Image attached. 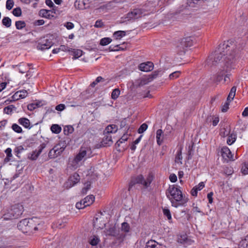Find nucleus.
<instances>
[{"label": "nucleus", "instance_id": "1", "mask_svg": "<svg viewBox=\"0 0 248 248\" xmlns=\"http://www.w3.org/2000/svg\"><path fill=\"white\" fill-rule=\"evenodd\" d=\"M230 47L229 41L219 45L217 49L207 59L206 64L208 66L212 67L223 62L224 64L223 66L226 67V71H230L232 68L233 55L230 54L229 56H228V51L229 50L228 48Z\"/></svg>", "mask_w": 248, "mask_h": 248}, {"label": "nucleus", "instance_id": "2", "mask_svg": "<svg viewBox=\"0 0 248 248\" xmlns=\"http://www.w3.org/2000/svg\"><path fill=\"white\" fill-rule=\"evenodd\" d=\"M166 194L171 202V205L176 208L185 205L188 202V199L183 196L180 187L177 185L170 186L166 190Z\"/></svg>", "mask_w": 248, "mask_h": 248}, {"label": "nucleus", "instance_id": "3", "mask_svg": "<svg viewBox=\"0 0 248 248\" xmlns=\"http://www.w3.org/2000/svg\"><path fill=\"white\" fill-rule=\"evenodd\" d=\"M35 219L36 218H25L21 220L17 224L18 229L24 233L34 232L38 230L37 226L39 225V224L37 225Z\"/></svg>", "mask_w": 248, "mask_h": 248}, {"label": "nucleus", "instance_id": "4", "mask_svg": "<svg viewBox=\"0 0 248 248\" xmlns=\"http://www.w3.org/2000/svg\"><path fill=\"white\" fill-rule=\"evenodd\" d=\"M23 211L22 205L20 204L13 205L10 209L5 211L2 218L5 220L17 218L22 214Z\"/></svg>", "mask_w": 248, "mask_h": 248}, {"label": "nucleus", "instance_id": "5", "mask_svg": "<svg viewBox=\"0 0 248 248\" xmlns=\"http://www.w3.org/2000/svg\"><path fill=\"white\" fill-rule=\"evenodd\" d=\"M92 150L90 148L87 147H81L79 153L76 156L72 161V165L77 168L78 163L84 158H89L92 156Z\"/></svg>", "mask_w": 248, "mask_h": 248}, {"label": "nucleus", "instance_id": "6", "mask_svg": "<svg viewBox=\"0 0 248 248\" xmlns=\"http://www.w3.org/2000/svg\"><path fill=\"white\" fill-rule=\"evenodd\" d=\"M153 180V177L151 174L148 175L146 179L144 178L142 175H138L131 181L129 184V190L136 184L142 185L144 188H147L150 186Z\"/></svg>", "mask_w": 248, "mask_h": 248}, {"label": "nucleus", "instance_id": "7", "mask_svg": "<svg viewBox=\"0 0 248 248\" xmlns=\"http://www.w3.org/2000/svg\"><path fill=\"white\" fill-rule=\"evenodd\" d=\"M192 45V41L190 37H186L182 39L177 45V51L178 53L182 55L184 54L188 47Z\"/></svg>", "mask_w": 248, "mask_h": 248}, {"label": "nucleus", "instance_id": "8", "mask_svg": "<svg viewBox=\"0 0 248 248\" xmlns=\"http://www.w3.org/2000/svg\"><path fill=\"white\" fill-rule=\"evenodd\" d=\"M150 8H137L134 9L132 11L129 12L125 18L128 20L131 19H136L147 15L146 12L151 10Z\"/></svg>", "mask_w": 248, "mask_h": 248}, {"label": "nucleus", "instance_id": "9", "mask_svg": "<svg viewBox=\"0 0 248 248\" xmlns=\"http://www.w3.org/2000/svg\"><path fill=\"white\" fill-rule=\"evenodd\" d=\"M53 45L52 40L46 36L41 39L37 46V48L38 49L44 50L49 48Z\"/></svg>", "mask_w": 248, "mask_h": 248}, {"label": "nucleus", "instance_id": "10", "mask_svg": "<svg viewBox=\"0 0 248 248\" xmlns=\"http://www.w3.org/2000/svg\"><path fill=\"white\" fill-rule=\"evenodd\" d=\"M80 176L77 173H74L64 183V186L66 188H70L79 182Z\"/></svg>", "mask_w": 248, "mask_h": 248}, {"label": "nucleus", "instance_id": "11", "mask_svg": "<svg viewBox=\"0 0 248 248\" xmlns=\"http://www.w3.org/2000/svg\"><path fill=\"white\" fill-rule=\"evenodd\" d=\"M64 149L62 147H59L58 146H55L48 153V157L49 158H54L63 151Z\"/></svg>", "mask_w": 248, "mask_h": 248}, {"label": "nucleus", "instance_id": "12", "mask_svg": "<svg viewBox=\"0 0 248 248\" xmlns=\"http://www.w3.org/2000/svg\"><path fill=\"white\" fill-rule=\"evenodd\" d=\"M46 143H43L38 147V150L33 151L29 157V158L31 160H35L37 159L39 155L42 153L43 150L46 148Z\"/></svg>", "mask_w": 248, "mask_h": 248}, {"label": "nucleus", "instance_id": "13", "mask_svg": "<svg viewBox=\"0 0 248 248\" xmlns=\"http://www.w3.org/2000/svg\"><path fill=\"white\" fill-rule=\"evenodd\" d=\"M153 63L148 62L146 63H142L139 65V69L144 72H149L153 69Z\"/></svg>", "mask_w": 248, "mask_h": 248}, {"label": "nucleus", "instance_id": "14", "mask_svg": "<svg viewBox=\"0 0 248 248\" xmlns=\"http://www.w3.org/2000/svg\"><path fill=\"white\" fill-rule=\"evenodd\" d=\"M220 152L222 157L226 160H228L232 158V155L230 149L226 146L223 147L221 149Z\"/></svg>", "mask_w": 248, "mask_h": 248}, {"label": "nucleus", "instance_id": "15", "mask_svg": "<svg viewBox=\"0 0 248 248\" xmlns=\"http://www.w3.org/2000/svg\"><path fill=\"white\" fill-rule=\"evenodd\" d=\"M104 135V136L101 141L102 145L103 146H109L111 145L113 143L111 135L110 134H107L105 132Z\"/></svg>", "mask_w": 248, "mask_h": 248}, {"label": "nucleus", "instance_id": "16", "mask_svg": "<svg viewBox=\"0 0 248 248\" xmlns=\"http://www.w3.org/2000/svg\"><path fill=\"white\" fill-rule=\"evenodd\" d=\"M209 0H187V4L190 7H197L201 5L202 2L208 1Z\"/></svg>", "mask_w": 248, "mask_h": 248}, {"label": "nucleus", "instance_id": "17", "mask_svg": "<svg viewBox=\"0 0 248 248\" xmlns=\"http://www.w3.org/2000/svg\"><path fill=\"white\" fill-rule=\"evenodd\" d=\"M30 65L27 63H20L18 65H13V67H18L19 72L22 74L26 72L28 69H29Z\"/></svg>", "mask_w": 248, "mask_h": 248}, {"label": "nucleus", "instance_id": "18", "mask_svg": "<svg viewBox=\"0 0 248 248\" xmlns=\"http://www.w3.org/2000/svg\"><path fill=\"white\" fill-rule=\"evenodd\" d=\"M18 123L26 128L31 129L32 127L31 126L30 120L26 118H21L19 119Z\"/></svg>", "mask_w": 248, "mask_h": 248}, {"label": "nucleus", "instance_id": "19", "mask_svg": "<svg viewBox=\"0 0 248 248\" xmlns=\"http://www.w3.org/2000/svg\"><path fill=\"white\" fill-rule=\"evenodd\" d=\"M117 130L118 127L116 125L110 124L106 128L104 132L107 134H110V133H115Z\"/></svg>", "mask_w": 248, "mask_h": 248}, {"label": "nucleus", "instance_id": "20", "mask_svg": "<svg viewBox=\"0 0 248 248\" xmlns=\"http://www.w3.org/2000/svg\"><path fill=\"white\" fill-rule=\"evenodd\" d=\"M156 4L153 2H146L141 8H150L151 10L146 12V13L148 12H153L155 11V8Z\"/></svg>", "mask_w": 248, "mask_h": 248}, {"label": "nucleus", "instance_id": "21", "mask_svg": "<svg viewBox=\"0 0 248 248\" xmlns=\"http://www.w3.org/2000/svg\"><path fill=\"white\" fill-rule=\"evenodd\" d=\"M94 201V197L93 195H89L83 199V204H85L87 207L92 204Z\"/></svg>", "mask_w": 248, "mask_h": 248}, {"label": "nucleus", "instance_id": "22", "mask_svg": "<svg viewBox=\"0 0 248 248\" xmlns=\"http://www.w3.org/2000/svg\"><path fill=\"white\" fill-rule=\"evenodd\" d=\"M222 68L223 69L219 73H218L216 76V81L217 82H220L222 80L223 77L224 76L225 74L230 71H226V66H222Z\"/></svg>", "mask_w": 248, "mask_h": 248}, {"label": "nucleus", "instance_id": "23", "mask_svg": "<svg viewBox=\"0 0 248 248\" xmlns=\"http://www.w3.org/2000/svg\"><path fill=\"white\" fill-rule=\"evenodd\" d=\"M163 135L162 130L161 129H158L156 131V138L157 143L159 145H160L163 142Z\"/></svg>", "mask_w": 248, "mask_h": 248}, {"label": "nucleus", "instance_id": "24", "mask_svg": "<svg viewBox=\"0 0 248 248\" xmlns=\"http://www.w3.org/2000/svg\"><path fill=\"white\" fill-rule=\"evenodd\" d=\"M236 91V87L235 86H233L231 88L230 93L227 97V101H231L233 99L235 95Z\"/></svg>", "mask_w": 248, "mask_h": 248}, {"label": "nucleus", "instance_id": "25", "mask_svg": "<svg viewBox=\"0 0 248 248\" xmlns=\"http://www.w3.org/2000/svg\"><path fill=\"white\" fill-rule=\"evenodd\" d=\"M126 35V32L125 31H115L113 33V36L117 40L120 39L123 37L124 36Z\"/></svg>", "mask_w": 248, "mask_h": 248}, {"label": "nucleus", "instance_id": "26", "mask_svg": "<svg viewBox=\"0 0 248 248\" xmlns=\"http://www.w3.org/2000/svg\"><path fill=\"white\" fill-rule=\"evenodd\" d=\"M152 80V78H141L138 83L139 86H142L144 85L147 84L149 82Z\"/></svg>", "mask_w": 248, "mask_h": 248}, {"label": "nucleus", "instance_id": "27", "mask_svg": "<svg viewBox=\"0 0 248 248\" xmlns=\"http://www.w3.org/2000/svg\"><path fill=\"white\" fill-rule=\"evenodd\" d=\"M236 139V135L234 134H231L229 135L227 140V143L229 145H232L233 143Z\"/></svg>", "mask_w": 248, "mask_h": 248}, {"label": "nucleus", "instance_id": "28", "mask_svg": "<svg viewBox=\"0 0 248 248\" xmlns=\"http://www.w3.org/2000/svg\"><path fill=\"white\" fill-rule=\"evenodd\" d=\"M71 51L72 52L73 55L74 56V59H77L81 56L82 55V51L80 49H71Z\"/></svg>", "mask_w": 248, "mask_h": 248}, {"label": "nucleus", "instance_id": "29", "mask_svg": "<svg viewBox=\"0 0 248 248\" xmlns=\"http://www.w3.org/2000/svg\"><path fill=\"white\" fill-rule=\"evenodd\" d=\"M51 131L55 134H59L62 130V128L58 124H54L51 126Z\"/></svg>", "mask_w": 248, "mask_h": 248}, {"label": "nucleus", "instance_id": "30", "mask_svg": "<svg viewBox=\"0 0 248 248\" xmlns=\"http://www.w3.org/2000/svg\"><path fill=\"white\" fill-rule=\"evenodd\" d=\"M99 242V238L96 236H93L90 238L89 243L92 246H96Z\"/></svg>", "mask_w": 248, "mask_h": 248}, {"label": "nucleus", "instance_id": "31", "mask_svg": "<svg viewBox=\"0 0 248 248\" xmlns=\"http://www.w3.org/2000/svg\"><path fill=\"white\" fill-rule=\"evenodd\" d=\"M11 19L8 17H4L2 20V24L7 28L11 26Z\"/></svg>", "mask_w": 248, "mask_h": 248}, {"label": "nucleus", "instance_id": "32", "mask_svg": "<svg viewBox=\"0 0 248 248\" xmlns=\"http://www.w3.org/2000/svg\"><path fill=\"white\" fill-rule=\"evenodd\" d=\"M16 108L13 105H9L3 109V112L4 113L10 114H11L13 110H16Z\"/></svg>", "mask_w": 248, "mask_h": 248}, {"label": "nucleus", "instance_id": "33", "mask_svg": "<svg viewBox=\"0 0 248 248\" xmlns=\"http://www.w3.org/2000/svg\"><path fill=\"white\" fill-rule=\"evenodd\" d=\"M50 10H47L46 9H41L40 12V15H41L43 17L46 18H49L50 16Z\"/></svg>", "mask_w": 248, "mask_h": 248}, {"label": "nucleus", "instance_id": "34", "mask_svg": "<svg viewBox=\"0 0 248 248\" xmlns=\"http://www.w3.org/2000/svg\"><path fill=\"white\" fill-rule=\"evenodd\" d=\"M16 27L17 30H22L26 26V23L24 21H17L15 23Z\"/></svg>", "mask_w": 248, "mask_h": 248}, {"label": "nucleus", "instance_id": "35", "mask_svg": "<svg viewBox=\"0 0 248 248\" xmlns=\"http://www.w3.org/2000/svg\"><path fill=\"white\" fill-rule=\"evenodd\" d=\"M120 94V91L118 88L115 89L113 90L111 93V98L115 100L116 99Z\"/></svg>", "mask_w": 248, "mask_h": 248}, {"label": "nucleus", "instance_id": "36", "mask_svg": "<svg viewBox=\"0 0 248 248\" xmlns=\"http://www.w3.org/2000/svg\"><path fill=\"white\" fill-rule=\"evenodd\" d=\"M112 40L108 37H105L101 39L100 42V44L101 46H106L108 44H109L111 42Z\"/></svg>", "mask_w": 248, "mask_h": 248}, {"label": "nucleus", "instance_id": "37", "mask_svg": "<svg viewBox=\"0 0 248 248\" xmlns=\"http://www.w3.org/2000/svg\"><path fill=\"white\" fill-rule=\"evenodd\" d=\"M74 131V128L71 125L66 126L64 128V133L65 135H68L72 133Z\"/></svg>", "mask_w": 248, "mask_h": 248}, {"label": "nucleus", "instance_id": "38", "mask_svg": "<svg viewBox=\"0 0 248 248\" xmlns=\"http://www.w3.org/2000/svg\"><path fill=\"white\" fill-rule=\"evenodd\" d=\"M12 129L17 133H22L23 132L21 127L16 124H14L12 126Z\"/></svg>", "mask_w": 248, "mask_h": 248}, {"label": "nucleus", "instance_id": "39", "mask_svg": "<svg viewBox=\"0 0 248 248\" xmlns=\"http://www.w3.org/2000/svg\"><path fill=\"white\" fill-rule=\"evenodd\" d=\"M163 213L164 215L167 217L169 220H171V215L169 209L164 208L163 209Z\"/></svg>", "mask_w": 248, "mask_h": 248}, {"label": "nucleus", "instance_id": "40", "mask_svg": "<svg viewBox=\"0 0 248 248\" xmlns=\"http://www.w3.org/2000/svg\"><path fill=\"white\" fill-rule=\"evenodd\" d=\"M12 13L15 16L18 17L21 16L22 11L20 7H17L13 9Z\"/></svg>", "mask_w": 248, "mask_h": 248}, {"label": "nucleus", "instance_id": "41", "mask_svg": "<svg viewBox=\"0 0 248 248\" xmlns=\"http://www.w3.org/2000/svg\"><path fill=\"white\" fill-rule=\"evenodd\" d=\"M183 157L182 155L181 150H179L177 152V155L175 157V162L177 163L180 162L181 164H182L181 160H182Z\"/></svg>", "mask_w": 248, "mask_h": 248}, {"label": "nucleus", "instance_id": "42", "mask_svg": "<svg viewBox=\"0 0 248 248\" xmlns=\"http://www.w3.org/2000/svg\"><path fill=\"white\" fill-rule=\"evenodd\" d=\"M121 229L124 232H128L129 231L130 226L127 222H123L122 224Z\"/></svg>", "mask_w": 248, "mask_h": 248}, {"label": "nucleus", "instance_id": "43", "mask_svg": "<svg viewBox=\"0 0 248 248\" xmlns=\"http://www.w3.org/2000/svg\"><path fill=\"white\" fill-rule=\"evenodd\" d=\"M147 128L148 125L144 123L142 124L138 129V133L140 134L143 133L147 129Z\"/></svg>", "mask_w": 248, "mask_h": 248}, {"label": "nucleus", "instance_id": "44", "mask_svg": "<svg viewBox=\"0 0 248 248\" xmlns=\"http://www.w3.org/2000/svg\"><path fill=\"white\" fill-rule=\"evenodd\" d=\"M128 135L127 134H124V135L121 137V138L117 141L116 142V144L118 145V146H120V143H122L123 142H124V141H126L128 139Z\"/></svg>", "mask_w": 248, "mask_h": 248}, {"label": "nucleus", "instance_id": "45", "mask_svg": "<svg viewBox=\"0 0 248 248\" xmlns=\"http://www.w3.org/2000/svg\"><path fill=\"white\" fill-rule=\"evenodd\" d=\"M14 5L13 0H7L6 3V7L8 10L12 9Z\"/></svg>", "mask_w": 248, "mask_h": 248}, {"label": "nucleus", "instance_id": "46", "mask_svg": "<svg viewBox=\"0 0 248 248\" xmlns=\"http://www.w3.org/2000/svg\"><path fill=\"white\" fill-rule=\"evenodd\" d=\"M193 154V145L189 146L187 152V159H191Z\"/></svg>", "mask_w": 248, "mask_h": 248}, {"label": "nucleus", "instance_id": "47", "mask_svg": "<svg viewBox=\"0 0 248 248\" xmlns=\"http://www.w3.org/2000/svg\"><path fill=\"white\" fill-rule=\"evenodd\" d=\"M241 245L242 247H243V248H248V234L245 239L241 241Z\"/></svg>", "mask_w": 248, "mask_h": 248}, {"label": "nucleus", "instance_id": "48", "mask_svg": "<svg viewBox=\"0 0 248 248\" xmlns=\"http://www.w3.org/2000/svg\"><path fill=\"white\" fill-rule=\"evenodd\" d=\"M24 150V148L22 146H19L16 147L14 151L16 153V155L18 156V154H20L22 151Z\"/></svg>", "mask_w": 248, "mask_h": 248}, {"label": "nucleus", "instance_id": "49", "mask_svg": "<svg viewBox=\"0 0 248 248\" xmlns=\"http://www.w3.org/2000/svg\"><path fill=\"white\" fill-rule=\"evenodd\" d=\"M83 200L80 201L79 202H78L76 204V208L78 209L84 208L85 207H86V206H85V204H83Z\"/></svg>", "mask_w": 248, "mask_h": 248}, {"label": "nucleus", "instance_id": "50", "mask_svg": "<svg viewBox=\"0 0 248 248\" xmlns=\"http://www.w3.org/2000/svg\"><path fill=\"white\" fill-rule=\"evenodd\" d=\"M180 75L179 71H175L170 74L169 76L170 79H174L179 77Z\"/></svg>", "mask_w": 248, "mask_h": 248}, {"label": "nucleus", "instance_id": "51", "mask_svg": "<svg viewBox=\"0 0 248 248\" xmlns=\"http://www.w3.org/2000/svg\"><path fill=\"white\" fill-rule=\"evenodd\" d=\"M91 188V184L90 183H87L86 184V185L85 187L82 188V193L83 194H86L87 191L90 189Z\"/></svg>", "mask_w": 248, "mask_h": 248}, {"label": "nucleus", "instance_id": "52", "mask_svg": "<svg viewBox=\"0 0 248 248\" xmlns=\"http://www.w3.org/2000/svg\"><path fill=\"white\" fill-rule=\"evenodd\" d=\"M229 101L226 102L222 107L221 111L223 112H226L228 108H229Z\"/></svg>", "mask_w": 248, "mask_h": 248}, {"label": "nucleus", "instance_id": "53", "mask_svg": "<svg viewBox=\"0 0 248 248\" xmlns=\"http://www.w3.org/2000/svg\"><path fill=\"white\" fill-rule=\"evenodd\" d=\"M64 26L67 28L68 30H71L74 28V25L73 23L70 22H67L64 24Z\"/></svg>", "mask_w": 248, "mask_h": 248}, {"label": "nucleus", "instance_id": "54", "mask_svg": "<svg viewBox=\"0 0 248 248\" xmlns=\"http://www.w3.org/2000/svg\"><path fill=\"white\" fill-rule=\"evenodd\" d=\"M65 108V106L62 104H61L57 105L55 108V109L58 111H62V110H64Z\"/></svg>", "mask_w": 248, "mask_h": 248}, {"label": "nucleus", "instance_id": "55", "mask_svg": "<svg viewBox=\"0 0 248 248\" xmlns=\"http://www.w3.org/2000/svg\"><path fill=\"white\" fill-rule=\"evenodd\" d=\"M154 244H155V241L150 240L148 241L146 244V247L145 248H152L154 247Z\"/></svg>", "mask_w": 248, "mask_h": 248}, {"label": "nucleus", "instance_id": "56", "mask_svg": "<svg viewBox=\"0 0 248 248\" xmlns=\"http://www.w3.org/2000/svg\"><path fill=\"white\" fill-rule=\"evenodd\" d=\"M19 92H21V93H19V96L20 97V99L24 98L26 97L27 95V92L26 90H22V91H19Z\"/></svg>", "mask_w": 248, "mask_h": 248}, {"label": "nucleus", "instance_id": "57", "mask_svg": "<svg viewBox=\"0 0 248 248\" xmlns=\"http://www.w3.org/2000/svg\"><path fill=\"white\" fill-rule=\"evenodd\" d=\"M21 92L17 91L16 92L13 96L12 98L13 100H17L20 99L19 96V93H21Z\"/></svg>", "mask_w": 248, "mask_h": 248}, {"label": "nucleus", "instance_id": "58", "mask_svg": "<svg viewBox=\"0 0 248 248\" xmlns=\"http://www.w3.org/2000/svg\"><path fill=\"white\" fill-rule=\"evenodd\" d=\"M170 180L171 182L174 183L177 181V176L174 174H171L170 176Z\"/></svg>", "mask_w": 248, "mask_h": 248}, {"label": "nucleus", "instance_id": "59", "mask_svg": "<svg viewBox=\"0 0 248 248\" xmlns=\"http://www.w3.org/2000/svg\"><path fill=\"white\" fill-rule=\"evenodd\" d=\"M162 73V70H157L155 71L154 72V74L152 75V77H151V78H152V79L154 78H155L158 75H161Z\"/></svg>", "mask_w": 248, "mask_h": 248}, {"label": "nucleus", "instance_id": "60", "mask_svg": "<svg viewBox=\"0 0 248 248\" xmlns=\"http://www.w3.org/2000/svg\"><path fill=\"white\" fill-rule=\"evenodd\" d=\"M195 188H197L198 191L202 190L204 187V184L203 182H200L197 186H196Z\"/></svg>", "mask_w": 248, "mask_h": 248}, {"label": "nucleus", "instance_id": "61", "mask_svg": "<svg viewBox=\"0 0 248 248\" xmlns=\"http://www.w3.org/2000/svg\"><path fill=\"white\" fill-rule=\"evenodd\" d=\"M56 226L59 228H63L64 226V222L62 220H59L56 222Z\"/></svg>", "mask_w": 248, "mask_h": 248}, {"label": "nucleus", "instance_id": "62", "mask_svg": "<svg viewBox=\"0 0 248 248\" xmlns=\"http://www.w3.org/2000/svg\"><path fill=\"white\" fill-rule=\"evenodd\" d=\"M233 172V171L232 169L227 168L224 170V173L227 175H231Z\"/></svg>", "mask_w": 248, "mask_h": 248}, {"label": "nucleus", "instance_id": "63", "mask_svg": "<svg viewBox=\"0 0 248 248\" xmlns=\"http://www.w3.org/2000/svg\"><path fill=\"white\" fill-rule=\"evenodd\" d=\"M198 189H197V188H195V187L194 186L191 190V194L193 196H195V197H196L197 196V193H198Z\"/></svg>", "mask_w": 248, "mask_h": 248}, {"label": "nucleus", "instance_id": "64", "mask_svg": "<svg viewBox=\"0 0 248 248\" xmlns=\"http://www.w3.org/2000/svg\"><path fill=\"white\" fill-rule=\"evenodd\" d=\"M154 247L152 248H166V247L162 245L159 244L155 241V244L153 243Z\"/></svg>", "mask_w": 248, "mask_h": 248}]
</instances>
